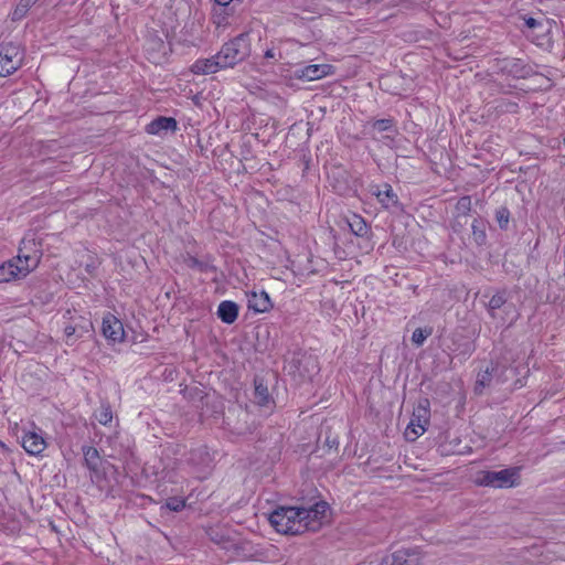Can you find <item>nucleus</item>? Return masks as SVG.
<instances>
[{
	"instance_id": "8",
	"label": "nucleus",
	"mask_w": 565,
	"mask_h": 565,
	"mask_svg": "<svg viewBox=\"0 0 565 565\" xmlns=\"http://www.w3.org/2000/svg\"><path fill=\"white\" fill-rule=\"evenodd\" d=\"M513 308L512 303H507V297L504 291H499L491 297L488 302V312L493 320L504 324L507 319L503 313L511 312Z\"/></svg>"
},
{
	"instance_id": "37",
	"label": "nucleus",
	"mask_w": 565,
	"mask_h": 565,
	"mask_svg": "<svg viewBox=\"0 0 565 565\" xmlns=\"http://www.w3.org/2000/svg\"><path fill=\"white\" fill-rule=\"evenodd\" d=\"M275 57V52L274 50H267L265 52V58H274Z\"/></svg>"
},
{
	"instance_id": "29",
	"label": "nucleus",
	"mask_w": 565,
	"mask_h": 565,
	"mask_svg": "<svg viewBox=\"0 0 565 565\" xmlns=\"http://www.w3.org/2000/svg\"><path fill=\"white\" fill-rule=\"evenodd\" d=\"M166 507L173 512H180L185 507V500L177 497L169 498Z\"/></svg>"
},
{
	"instance_id": "26",
	"label": "nucleus",
	"mask_w": 565,
	"mask_h": 565,
	"mask_svg": "<svg viewBox=\"0 0 565 565\" xmlns=\"http://www.w3.org/2000/svg\"><path fill=\"white\" fill-rule=\"evenodd\" d=\"M495 221L501 230H507L510 221V211L505 206H500L495 211Z\"/></svg>"
},
{
	"instance_id": "15",
	"label": "nucleus",
	"mask_w": 565,
	"mask_h": 565,
	"mask_svg": "<svg viewBox=\"0 0 565 565\" xmlns=\"http://www.w3.org/2000/svg\"><path fill=\"white\" fill-rule=\"evenodd\" d=\"M22 447L30 455H40L45 449L46 443L41 435L28 431L22 436Z\"/></svg>"
},
{
	"instance_id": "9",
	"label": "nucleus",
	"mask_w": 565,
	"mask_h": 565,
	"mask_svg": "<svg viewBox=\"0 0 565 565\" xmlns=\"http://www.w3.org/2000/svg\"><path fill=\"white\" fill-rule=\"evenodd\" d=\"M93 331V323L89 319L79 317L73 323L65 326L64 334L66 344H73L77 339L89 334Z\"/></svg>"
},
{
	"instance_id": "38",
	"label": "nucleus",
	"mask_w": 565,
	"mask_h": 565,
	"mask_svg": "<svg viewBox=\"0 0 565 565\" xmlns=\"http://www.w3.org/2000/svg\"><path fill=\"white\" fill-rule=\"evenodd\" d=\"M232 0H216L220 6H227Z\"/></svg>"
},
{
	"instance_id": "30",
	"label": "nucleus",
	"mask_w": 565,
	"mask_h": 565,
	"mask_svg": "<svg viewBox=\"0 0 565 565\" xmlns=\"http://www.w3.org/2000/svg\"><path fill=\"white\" fill-rule=\"evenodd\" d=\"M409 430L417 437V436H420L425 433L426 428L425 426L420 423V419L418 418L417 420H415L414 418L411 420L408 427H407V431L406 434L409 433Z\"/></svg>"
},
{
	"instance_id": "17",
	"label": "nucleus",
	"mask_w": 565,
	"mask_h": 565,
	"mask_svg": "<svg viewBox=\"0 0 565 565\" xmlns=\"http://www.w3.org/2000/svg\"><path fill=\"white\" fill-rule=\"evenodd\" d=\"M177 126L174 118L160 116L147 125L146 131L150 135H159L163 131H174Z\"/></svg>"
},
{
	"instance_id": "16",
	"label": "nucleus",
	"mask_w": 565,
	"mask_h": 565,
	"mask_svg": "<svg viewBox=\"0 0 565 565\" xmlns=\"http://www.w3.org/2000/svg\"><path fill=\"white\" fill-rule=\"evenodd\" d=\"M271 307L273 303L269 295L264 290L259 292L253 291L248 296V309L254 310L255 312H267Z\"/></svg>"
},
{
	"instance_id": "12",
	"label": "nucleus",
	"mask_w": 565,
	"mask_h": 565,
	"mask_svg": "<svg viewBox=\"0 0 565 565\" xmlns=\"http://www.w3.org/2000/svg\"><path fill=\"white\" fill-rule=\"evenodd\" d=\"M386 558H390L388 565H418L420 553L417 548H403Z\"/></svg>"
},
{
	"instance_id": "27",
	"label": "nucleus",
	"mask_w": 565,
	"mask_h": 565,
	"mask_svg": "<svg viewBox=\"0 0 565 565\" xmlns=\"http://www.w3.org/2000/svg\"><path fill=\"white\" fill-rule=\"evenodd\" d=\"M394 120L392 118L376 119L371 122L374 130L379 132L387 131L393 128Z\"/></svg>"
},
{
	"instance_id": "36",
	"label": "nucleus",
	"mask_w": 565,
	"mask_h": 565,
	"mask_svg": "<svg viewBox=\"0 0 565 565\" xmlns=\"http://www.w3.org/2000/svg\"><path fill=\"white\" fill-rule=\"evenodd\" d=\"M190 266L191 267H201L202 264L196 258H190Z\"/></svg>"
},
{
	"instance_id": "34",
	"label": "nucleus",
	"mask_w": 565,
	"mask_h": 565,
	"mask_svg": "<svg viewBox=\"0 0 565 565\" xmlns=\"http://www.w3.org/2000/svg\"><path fill=\"white\" fill-rule=\"evenodd\" d=\"M525 24L530 29H534L540 24V22L536 19L530 17V18L525 19Z\"/></svg>"
},
{
	"instance_id": "19",
	"label": "nucleus",
	"mask_w": 565,
	"mask_h": 565,
	"mask_svg": "<svg viewBox=\"0 0 565 565\" xmlns=\"http://www.w3.org/2000/svg\"><path fill=\"white\" fill-rule=\"evenodd\" d=\"M487 221L483 218H475L471 223V238L478 246L487 243Z\"/></svg>"
},
{
	"instance_id": "13",
	"label": "nucleus",
	"mask_w": 565,
	"mask_h": 565,
	"mask_svg": "<svg viewBox=\"0 0 565 565\" xmlns=\"http://www.w3.org/2000/svg\"><path fill=\"white\" fill-rule=\"evenodd\" d=\"M223 65L220 60H216V54L209 58H199L196 60L192 66L191 72L196 75H209L223 70Z\"/></svg>"
},
{
	"instance_id": "25",
	"label": "nucleus",
	"mask_w": 565,
	"mask_h": 565,
	"mask_svg": "<svg viewBox=\"0 0 565 565\" xmlns=\"http://www.w3.org/2000/svg\"><path fill=\"white\" fill-rule=\"evenodd\" d=\"M95 417L102 425H108L113 419L110 405L108 403H102L99 409L95 414Z\"/></svg>"
},
{
	"instance_id": "2",
	"label": "nucleus",
	"mask_w": 565,
	"mask_h": 565,
	"mask_svg": "<svg viewBox=\"0 0 565 565\" xmlns=\"http://www.w3.org/2000/svg\"><path fill=\"white\" fill-rule=\"evenodd\" d=\"M250 54V42L247 33H241L228 42L224 43L216 53L224 68L234 67L246 60Z\"/></svg>"
},
{
	"instance_id": "24",
	"label": "nucleus",
	"mask_w": 565,
	"mask_h": 565,
	"mask_svg": "<svg viewBox=\"0 0 565 565\" xmlns=\"http://www.w3.org/2000/svg\"><path fill=\"white\" fill-rule=\"evenodd\" d=\"M471 211V198L466 195L458 200L456 204V215L463 217L465 223L468 222V215Z\"/></svg>"
},
{
	"instance_id": "11",
	"label": "nucleus",
	"mask_w": 565,
	"mask_h": 565,
	"mask_svg": "<svg viewBox=\"0 0 565 565\" xmlns=\"http://www.w3.org/2000/svg\"><path fill=\"white\" fill-rule=\"evenodd\" d=\"M103 334L114 342L121 341L125 335L122 323L115 316L108 313L103 319Z\"/></svg>"
},
{
	"instance_id": "21",
	"label": "nucleus",
	"mask_w": 565,
	"mask_h": 565,
	"mask_svg": "<svg viewBox=\"0 0 565 565\" xmlns=\"http://www.w3.org/2000/svg\"><path fill=\"white\" fill-rule=\"evenodd\" d=\"M84 461L86 467L92 471H98L100 465V456L95 447H83Z\"/></svg>"
},
{
	"instance_id": "31",
	"label": "nucleus",
	"mask_w": 565,
	"mask_h": 565,
	"mask_svg": "<svg viewBox=\"0 0 565 565\" xmlns=\"http://www.w3.org/2000/svg\"><path fill=\"white\" fill-rule=\"evenodd\" d=\"M28 11H29V10H26V9L23 7V4H19V3H18V6H17L15 10L13 11L12 19H13V20H20V19H22V18L26 14V12H28Z\"/></svg>"
},
{
	"instance_id": "22",
	"label": "nucleus",
	"mask_w": 565,
	"mask_h": 565,
	"mask_svg": "<svg viewBox=\"0 0 565 565\" xmlns=\"http://www.w3.org/2000/svg\"><path fill=\"white\" fill-rule=\"evenodd\" d=\"M348 225L351 232L356 236L364 237L369 233V226L365 220L358 214H352V216L348 218Z\"/></svg>"
},
{
	"instance_id": "1",
	"label": "nucleus",
	"mask_w": 565,
	"mask_h": 565,
	"mask_svg": "<svg viewBox=\"0 0 565 565\" xmlns=\"http://www.w3.org/2000/svg\"><path fill=\"white\" fill-rule=\"evenodd\" d=\"M327 510L328 504L324 501L310 507H279L269 515V522L282 534L316 532L321 527Z\"/></svg>"
},
{
	"instance_id": "20",
	"label": "nucleus",
	"mask_w": 565,
	"mask_h": 565,
	"mask_svg": "<svg viewBox=\"0 0 565 565\" xmlns=\"http://www.w3.org/2000/svg\"><path fill=\"white\" fill-rule=\"evenodd\" d=\"M498 366L493 364L481 371L477 377L476 392L481 393L484 387L489 386L493 377L498 374Z\"/></svg>"
},
{
	"instance_id": "5",
	"label": "nucleus",
	"mask_w": 565,
	"mask_h": 565,
	"mask_svg": "<svg viewBox=\"0 0 565 565\" xmlns=\"http://www.w3.org/2000/svg\"><path fill=\"white\" fill-rule=\"evenodd\" d=\"M36 268V258L34 256L26 257V266H20L12 258L9 262L0 265V282H8L12 279L25 277L30 271Z\"/></svg>"
},
{
	"instance_id": "18",
	"label": "nucleus",
	"mask_w": 565,
	"mask_h": 565,
	"mask_svg": "<svg viewBox=\"0 0 565 565\" xmlns=\"http://www.w3.org/2000/svg\"><path fill=\"white\" fill-rule=\"evenodd\" d=\"M238 305L231 300H224L218 305L217 317L222 322L232 324L238 317Z\"/></svg>"
},
{
	"instance_id": "14",
	"label": "nucleus",
	"mask_w": 565,
	"mask_h": 565,
	"mask_svg": "<svg viewBox=\"0 0 565 565\" xmlns=\"http://www.w3.org/2000/svg\"><path fill=\"white\" fill-rule=\"evenodd\" d=\"M332 66L329 64H311L296 71L298 78L307 81L320 79L330 74Z\"/></svg>"
},
{
	"instance_id": "35",
	"label": "nucleus",
	"mask_w": 565,
	"mask_h": 565,
	"mask_svg": "<svg viewBox=\"0 0 565 565\" xmlns=\"http://www.w3.org/2000/svg\"><path fill=\"white\" fill-rule=\"evenodd\" d=\"M33 3H35V2H34V1H32V0H20V1H19V4H23V7H24L26 10H29V9L32 7V4H33Z\"/></svg>"
},
{
	"instance_id": "32",
	"label": "nucleus",
	"mask_w": 565,
	"mask_h": 565,
	"mask_svg": "<svg viewBox=\"0 0 565 565\" xmlns=\"http://www.w3.org/2000/svg\"><path fill=\"white\" fill-rule=\"evenodd\" d=\"M466 224L463 217L456 215L451 226L455 232H460Z\"/></svg>"
},
{
	"instance_id": "7",
	"label": "nucleus",
	"mask_w": 565,
	"mask_h": 565,
	"mask_svg": "<svg viewBox=\"0 0 565 565\" xmlns=\"http://www.w3.org/2000/svg\"><path fill=\"white\" fill-rule=\"evenodd\" d=\"M493 67L502 74L521 78L529 74V70L524 62L515 57H503L494 60Z\"/></svg>"
},
{
	"instance_id": "33",
	"label": "nucleus",
	"mask_w": 565,
	"mask_h": 565,
	"mask_svg": "<svg viewBox=\"0 0 565 565\" xmlns=\"http://www.w3.org/2000/svg\"><path fill=\"white\" fill-rule=\"evenodd\" d=\"M324 444L329 448V450L337 449L339 446L338 439L331 436H327Z\"/></svg>"
},
{
	"instance_id": "3",
	"label": "nucleus",
	"mask_w": 565,
	"mask_h": 565,
	"mask_svg": "<svg viewBox=\"0 0 565 565\" xmlns=\"http://www.w3.org/2000/svg\"><path fill=\"white\" fill-rule=\"evenodd\" d=\"M519 468H507L499 471H479L475 482L478 486L495 489L512 488L519 478Z\"/></svg>"
},
{
	"instance_id": "4",
	"label": "nucleus",
	"mask_w": 565,
	"mask_h": 565,
	"mask_svg": "<svg viewBox=\"0 0 565 565\" xmlns=\"http://www.w3.org/2000/svg\"><path fill=\"white\" fill-rule=\"evenodd\" d=\"M23 55L20 47L13 43L0 44V76L14 73L22 65Z\"/></svg>"
},
{
	"instance_id": "23",
	"label": "nucleus",
	"mask_w": 565,
	"mask_h": 565,
	"mask_svg": "<svg viewBox=\"0 0 565 565\" xmlns=\"http://www.w3.org/2000/svg\"><path fill=\"white\" fill-rule=\"evenodd\" d=\"M255 402L260 406H268L270 402V396L268 392V387L264 384L263 380H255V392H254Z\"/></svg>"
},
{
	"instance_id": "28",
	"label": "nucleus",
	"mask_w": 565,
	"mask_h": 565,
	"mask_svg": "<svg viewBox=\"0 0 565 565\" xmlns=\"http://www.w3.org/2000/svg\"><path fill=\"white\" fill-rule=\"evenodd\" d=\"M431 334V329L426 330L422 328L415 329L412 335V341L416 345H422L424 341Z\"/></svg>"
},
{
	"instance_id": "6",
	"label": "nucleus",
	"mask_w": 565,
	"mask_h": 565,
	"mask_svg": "<svg viewBox=\"0 0 565 565\" xmlns=\"http://www.w3.org/2000/svg\"><path fill=\"white\" fill-rule=\"evenodd\" d=\"M370 193L376 196L382 207L394 212L403 210V206L398 200L397 194L394 192L393 188L390 184H372L370 185Z\"/></svg>"
},
{
	"instance_id": "10",
	"label": "nucleus",
	"mask_w": 565,
	"mask_h": 565,
	"mask_svg": "<svg viewBox=\"0 0 565 565\" xmlns=\"http://www.w3.org/2000/svg\"><path fill=\"white\" fill-rule=\"evenodd\" d=\"M29 256H34L36 258L38 266L42 257V252L40 245L35 242L34 238H23L21 241L19 253L14 257L15 263H18L20 266H26V257L29 258Z\"/></svg>"
}]
</instances>
